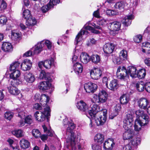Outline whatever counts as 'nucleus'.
Here are the masks:
<instances>
[{
  "instance_id": "1",
  "label": "nucleus",
  "mask_w": 150,
  "mask_h": 150,
  "mask_svg": "<svg viewBox=\"0 0 150 150\" xmlns=\"http://www.w3.org/2000/svg\"><path fill=\"white\" fill-rule=\"evenodd\" d=\"M77 108L81 111L84 112L85 115L89 118L95 119L96 123L98 126L103 125L105 122L106 116L103 112V115L99 117H96V113L99 110V107L96 104L91 105L89 107L82 100L80 101L76 104Z\"/></svg>"
},
{
  "instance_id": "2",
  "label": "nucleus",
  "mask_w": 150,
  "mask_h": 150,
  "mask_svg": "<svg viewBox=\"0 0 150 150\" xmlns=\"http://www.w3.org/2000/svg\"><path fill=\"white\" fill-rule=\"evenodd\" d=\"M63 123L64 127L67 128L66 134L67 137L66 144L67 148L70 150H75L76 149V136L73 131L75 127V125L73 123L68 121L66 118L63 120Z\"/></svg>"
},
{
  "instance_id": "3",
  "label": "nucleus",
  "mask_w": 150,
  "mask_h": 150,
  "mask_svg": "<svg viewBox=\"0 0 150 150\" xmlns=\"http://www.w3.org/2000/svg\"><path fill=\"white\" fill-rule=\"evenodd\" d=\"M36 99L39 100L41 102V98H46V101L45 103L42 105L44 108V110L43 112L39 111H36L34 114V115L36 119L39 121L42 122L45 120V118L50 115V110L49 105H48V102L50 100L49 97L45 94H42L40 96L39 94H36L35 96Z\"/></svg>"
},
{
  "instance_id": "4",
  "label": "nucleus",
  "mask_w": 150,
  "mask_h": 150,
  "mask_svg": "<svg viewBox=\"0 0 150 150\" xmlns=\"http://www.w3.org/2000/svg\"><path fill=\"white\" fill-rule=\"evenodd\" d=\"M137 119L135 120L134 127V130L139 131L141 129L142 126H144L147 124L149 122V117L146 114L144 113L143 111L139 110L135 112Z\"/></svg>"
},
{
  "instance_id": "5",
  "label": "nucleus",
  "mask_w": 150,
  "mask_h": 150,
  "mask_svg": "<svg viewBox=\"0 0 150 150\" xmlns=\"http://www.w3.org/2000/svg\"><path fill=\"white\" fill-rule=\"evenodd\" d=\"M39 78L40 79H45L47 80L40 82L38 85V88L42 91L49 89L51 86L50 82L52 79L48 73H46L44 71H42L40 75Z\"/></svg>"
},
{
  "instance_id": "6",
  "label": "nucleus",
  "mask_w": 150,
  "mask_h": 150,
  "mask_svg": "<svg viewBox=\"0 0 150 150\" xmlns=\"http://www.w3.org/2000/svg\"><path fill=\"white\" fill-rule=\"evenodd\" d=\"M123 122V127L126 130L123 134V139H130L131 138V114H129L127 115Z\"/></svg>"
},
{
  "instance_id": "7",
  "label": "nucleus",
  "mask_w": 150,
  "mask_h": 150,
  "mask_svg": "<svg viewBox=\"0 0 150 150\" xmlns=\"http://www.w3.org/2000/svg\"><path fill=\"white\" fill-rule=\"evenodd\" d=\"M46 45L48 49H50L52 47V43L48 40L42 41L38 43L35 46V48L33 51V54H37L39 53L42 50V47L44 44Z\"/></svg>"
},
{
  "instance_id": "8",
  "label": "nucleus",
  "mask_w": 150,
  "mask_h": 150,
  "mask_svg": "<svg viewBox=\"0 0 150 150\" xmlns=\"http://www.w3.org/2000/svg\"><path fill=\"white\" fill-rule=\"evenodd\" d=\"M146 75V72L145 69H140L139 71H137L136 67L132 65V78L137 79H136L137 81L138 79H144Z\"/></svg>"
},
{
  "instance_id": "9",
  "label": "nucleus",
  "mask_w": 150,
  "mask_h": 150,
  "mask_svg": "<svg viewBox=\"0 0 150 150\" xmlns=\"http://www.w3.org/2000/svg\"><path fill=\"white\" fill-rule=\"evenodd\" d=\"M14 80L11 81V83L7 87L8 91L11 94L17 95L19 94L20 92L19 90L16 86L20 83H16Z\"/></svg>"
},
{
  "instance_id": "10",
  "label": "nucleus",
  "mask_w": 150,
  "mask_h": 150,
  "mask_svg": "<svg viewBox=\"0 0 150 150\" xmlns=\"http://www.w3.org/2000/svg\"><path fill=\"white\" fill-rule=\"evenodd\" d=\"M10 71L11 72L10 75V81L14 80L16 83H20L21 82L18 79V77L21 75L20 71L18 70H10Z\"/></svg>"
},
{
  "instance_id": "11",
  "label": "nucleus",
  "mask_w": 150,
  "mask_h": 150,
  "mask_svg": "<svg viewBox=\"0 0 150 150\" xmlns=\"http://www.w3.org/2000/svg\"><path fill=\"white\" fill-rule=\"evenodd\" d=\"M97 87V85L95 83L88 82L85 84L84 87L86 93H93L96 90Z\"/></svg>"
},
{
  "instance_id": "12",
  "label": "nucleus",
  "mask_w": 150,
  "mask_h": 150,
  "mask_svg": "<svg viewBox=\"0 0 150 150\" xmlns=\"http://www.w3.org/2000/svg\"><path fill=\"white\" fill-rule=\"evenodd\" d=\"M121 25L120 22L115 21L109 23L108 28L111 31H117L120 30Z\"/></svg>"
},
{
  "instance_id": "13",
  "label": "nucleus",
  "mask_w": 150,
  "mask_h": 150,
  "mask_svg": "<svg viewBox=\"0 0 150 150\" xmlns=\"http://www.w3.org/2000/svg\"><path fill=\"white\" fill-rule=\"evenodd\" d=\"M115 144L114 140L112 138H110L103 143V147L105 150H111L112 149Z\"/></svg>"
},
{
  "instance_id": "14",
  "label": "nucleus",
  "mask_w": 150,
  "mask_h": 150,
  "mask_svg": "<svg viewBox=\"0 0 150 150\" xmlns=\"http://www.w3.org/2000/svg\"><path fill=\"white\" fill-rule=\"evenodd\" d=\"M115 48V45L112 43H108L104 45L103 50L105 53L110 54L114 51Z\"/></svg>"
},
{
  "instance_id": "15",
  "label": "nucleus",
  "mask_w": 150,
  "mask_h": 150,
  "mask_svg": "<svg viewBox=\"0 0 150 150\" xmlns=\"http://www.w3.org/2000/svg\"><path fill=\"white\" fill-rule=\"evenodd\" d=\"M102 71L100 69L97 68L91 70L90 74L91 77L94 79H98L101 76Z\"/></svg>"
},
{
  "instance_id": "16",
  "label": "nucleus",
  "mask_w": 150,
  "mask_h": 150,
  "mask_svg": "<svg viewBox=\"0 0 150 150\" xmlns=\"http://www.w3.org/2000/svg\"><path fill=\"white\" fill-rule=\"evenodd\" d=\"M21 66V69L23 70L28 71L30 69L32 66V63L30 60L26 59L24 60Z\"/></svg>"
},
{
  "instance_id": "17",
  "label": "nucleus",
  "mask_w": 150,
  "mask_h": 150,
  "mask_svg": "<svg viewBox=\"0 0 150 150\" xmlns=\"http://www.w3.org/2000/svg\"><path fill=\"white\" fill-rule=\"evenodd\" d=\"M132 86L136 87L139 92H142L144 90L145 84H143V82L142 81L139 82L137 81H132Z\"/></svg>"
},
{
  "instance_id": "18",
  "label": "nucleus",
  "mask_w": 150,
  "mask_h": 150,
  "mask_svg": "<svg viewBox=\"0 0 150 150\" xmlns=\"http://www.w3.org/2000/svg\"><path fill=\"white\" fill-rule=\"evenodd\" d=\"M131 66H129L127 69H126L125 67L123 66H120L117 69V72H119L121 73L127 74H129V76H131Z\"/></svg>"
},
{
  "instance_id": "19",
  "label": "nucleus",
  "mask_w": 150,
  "mask_h": 150,
  "mask_svg": "<svg viewBox=\"0 0 150 150\" xmlns=\"http://www.w3.org/2000/svg\"><path fill=\"white\" fill-rule=\"evenodd\" d=\"M24 79L27 82L32 83L35 81V77L33 74L28 72L24 74Z\"/></svg>"
},
{
  "instance_id": "20",
  "label": "nucleus",
  "mask_w": 150,
  "mask_h": 150,
  "mask_svg": "<svg viewBox=\"0 0 150 150\" xmlns=\"http://www.w3.org/2000/svg\"><path fill=\"white\" fill-rule=\"evenodd\" d=\"M98 95L100 103H104L107 101L108 94L105 91L102 90L99 92Z\"/></svg>"
},
{
  "instance_id": "21",
  "label": "nucleus",
  "mask_w": 150,
  "mask_h": 150,
  "mask_svg": "<svg viewBox=\"0 0 150 150\" xmlns=\"http://www.w3.org/2000/svg\"><path fill=\"white\" fill-rule=\"evenodd\" d=\"M73 68L75 72L78 75L79 74L81 73L83 71V67L82 64L78 62L74 64Z\"/></svg>"
},
{
  "instance_id": "22",
  "label": "nucleus",
  "mask_w": 150,
  "mask_h": 150,
  "mask_svg": "<svg viewBox=\"0 0 150 150\" xmlns=\"http://www.w3.org/2000/svg\"><path fill=\"white\" fill-rule=\"evenodd\" d=\"M138 103L140 108L145 109L146 108L149 102L146 98H142L138 101Z\"/></svg>"
},
{
  "instance_id": "23",
  "label": "nucleus",
  "mask_w": 150,
  "mask_h": 150,
  "mask_svg": "<svg viewBox=\"0 0 150 150\" xmlns=\"http://www.w3.org/2000/svg\"><path fill=\"white\" fill-rule=\"evenodd\" d=\"M88 31L86 30H82L80 31V32L76 35L75 40L74 44L75 45H77L78 42L80 41V38H81L82 35H88Z\"/></svg>"
},
{
  "instance_id": "24",
  "label": "nucleus",
  "mask_w": 150,
  "mask_h": 150,
  "mask_svg": "<svg viewBox=\"0 0 150 150\" xmlns=\"http://www.w3.org/2000/svg\"><path fill=\"white\" fill-rule=\"evenodd\" d=\"M131 20V14L126 16L123 17L122 20V22L123 24L125 26H128L130 25Z\"/></svg>"
},
{
  "instance_id": "25",
  "label": "nucleus",
  "mask_w": 150,
  "mask_h": 150,
  "mask_svg": "<svg viewBox=\"0 0 150 150\" xmlns=\"http://www.w3.org/2000/svg\"><path fill=\"white\" fill-rule=\"evenodd\" d=\"M2 49L5 52H11L12 50V47L11 44L7 42H3L2 45Z\"/></svg>"
},
{
  "instance_id": "26",
  "label": "nucleus",
  "mask_w": 150,
  "mask_h": 150,
  "mask_svg": "<svg viewBox=\"0 0 150 150\" xmlns=\"http://www.w3.org/2000/svg\"><path fill=\"white\" fill-rule=\"evenodd\" d=\"M81 62L84 64H86L89 62L90 59L89 56L86 53H81L80 56Z\"/></svg>"
},
{
  "instance_id": "27",
  "label": "nucleus",
  "mask_w": 150,
  "mask_h": 150,
  "mask_svg": "<svg viewBox=\"0 0 150 150\" xmlns=\"http://www.w3.org/2000/svg\"><path fill=\"white\" fill-rule=\"evenodd\" d=\"M118 87L117 81L116 79H114L110 82L108 88L112 91H115Z\"/></svg>"
},
{
  "instance_id": "28",
  "label": "nucleus",
  "mask_w": 150,
  "mask_h": 150,
  "mask_svg": "<svg viewBox=\"0 0 150 150\" xmlns=\"http://www.w3.org/2000/svg\"><path fill=\"white\" fill-rule=\"evenodd\" d=\"M20 144L21 148L23 149H27L30 146V143L29 141L24 139H22L20 140Z\"/></svg>"
},
{
  "instance_id": "29",
  "label": "nucleus",
  "mask_w": 150,
  "mask_h": 150,
  "mask_svg": "<svg viewBox=\"0 0 150 150\" xmlns=\"http://www.w3.org/2000/svg\"><path fill=\"white\" fill-rule=\"evenodd\" d=\"M141 142V139L139 138H135L132 140V150H137V146Z\"/></svg>"
},
{
  "instance_id": "30",
  "label": "nucleus",
  "mask_w": 150,
  "mask_h": 150,
  "mask_svg": "<svg viewBox=\"0 0 150 150\" xmlns=\"http://www.w3.org/2000/svg\"><path fill=\"white\" fill-rule=\"evenodd\" d=\"M104 139V135L100 133L97 134L94 137L95 142L100 144H101L103 142Z\"/></svg>"
},
{
  "instance_id": "31",
  "label": "nucleus",
  "mask_w": 150,
  "mask_h": 150,
  "mask_svg": "<svg viewBox=\"0 0 150 150\" xmlns=\"http://www.w3.org/2000/svg\"><path fill=\"white\" fill-rule=\"evenodd\" d=\"M37 23L36 19L32 16L26 20V24L28 26L34 25Z\"/></svg>"
},
{
  "instance_id": "32",
  "label": "nucleus",
  "mask_w": 150,
  "mask_h": 150,
  "mask_svg": "<svg viewBox=\"0 0 150 150\" xmlns=\"http://www.w3.org/2000/svg\"><path fill=\"white\" fill-rule=\"evenodd\" d=\"M54 61V59L52 58H51L50 60H46L44 62V67L47 69H50L51 66L53 64Z\"/></svg>"
},
{
  "instance_id": "33",
  "label": "nucleus",
  "mask_w": 150,
  "mask_h": 150,
  "mask_svg": "<svg viewBox=\"0 0 150 150\" xmlns=\"http://www.w3.org/2000/svg\"><path fill=\"white\" fill-rule=\"evenodd\" d=\"M130 99L128 95L124 94L121 96L120 98V103L123 104L127 103Z\"/></svg>"
},
{
  "instance_id": "34",
  "label": "nucleus",
  "mask_w": 150,
  "mask_h": 150,
  "mask_svg": "<svg viewBox=\"0 0 150 150\" xmlns=\"http://www.w3.org/2000/svg\"><path fill=\"white\" fill-rule=\"evenodd\" d=\"M119 56L121 60L123 61L126 60L127 56V51L124 50H122L120 52Z\"/></svg>"
},
{
  "instance_id": "35",
  "label": "nucleus",
  "mask_w": 150,
  "mask_h": 150,
  "mask_svg": "<svg viewBox=\"0 0 150 150\" xmlns=\"http://www.w3.org/2000/svg\"><path fill=\"white\" fill-rule=\"evenodd\" d=\"M31 12L28 9H26L23 13V17L26 20L32 16Z\"/></svg>"
},
{
  "instance_id": "36",
  "label": "nucleus",
  "mask_w": 150,
  "mask_h": 150,
  "mask_svg": "<svg viewBox=\"0 0 150 150\" xmlns=\"http://www.w3.org/2000/svg\"><path fill=\"white\" fill-rule=\"evenodd\" d=\"M117 76L118 79H120L124 80L125 79H126V78H128L129 75V74H127V75H126V74L121 73L119 72H117Z\"/></svg>"
},
{
  "instance_id": "37",
  "label": "nucleus",
  "mask_w": 150,
  "mask_h": 150,
  "mask_svg": "<svg viewBox=\"0 0 150 150\" xmlns=\"http://www.w3.org/2000/svg\"><path fill=\"white\" fill-rule=\"evenodd\" d=\"M90 59L93 63L97 64L99 62L100 58L98 55L95 54L91 56Z\"/></svg>"
},
{
  "instance_id": "38",
  "label": "nucleus",
  "mask_w": 150,
  "mask_h": 150,
  "mask_svg": "<svg viewBox=\"0 0 150 150\" xmlns=\"http://www.w3.org/2000/svg\"><path fill=\"white\" fill-rule=\"evenodd\" d=\"M13 134L17 137H20L23 136V131L21 129H18L12 132Z\"/></svg>"
},
{
  "instance_id": "39",
  "label": "nucleus",
  "mask_w": 150,
  "mask_h": 150,
  "mask_svg": "<svg viewBox=\"0 0 150 150\" xmlns=\"http://www.w3.org/2000/svg\"><path fill=\"white\" fill-rule=\"evenodd\" d=\"M20 64V63L18 62H15L11 64L9 68L10 70H17L16 69L19 67Z\"/></svg>"
},
{
  "instance_id": "40",
  "label": "nucleus",
  "mask_w": 150,
  "mask_h": 150,
  "mask_svg": "<svg viewBox=\"0 0 150 150\" xmlns=\"http://www.w3.org/2000/svg\"><path fill=\"white\" fill-rule=\"evenodd\" d=\"M51 3H49L47 5L43 6L41 10L43 13H45L50 9L53 7L52 5H51Z\"/></svg>"
},
{
  "instance_id": "41",
  "label": "nucleus",
  "mask_w": 150,
  "mask_h": 150,
  "mask_svg": "<svg viewBox=\"0 0 150 150\" xmlns=\"http://www.w3.org/2000/svg\"><path fill=\"white\" fill-rule=\"evenodd\" d=\"M13 113L10 111H7L4 114V117L5 118L10 120L13 117Z\"/></svg>"
},
{
  "instance_id": "42",
  "label": "nucleus",
  "mask_w": 150,
  "mask_h": 150,
  "mask_svg": "<svg viewBox=\"0 0 150 150\" xmlns=\"http://www.w3.org/2000/svg\"><path fill=\"white\" fill-rule=\"evenodd\" d=\"M114 7L115 8L120 10L123 9L124 8V2L123 1L117 2L115 4Z\"/></svg>"
},
{
  "instance_id": "43",
  "label": "nucleus",
  "mask_w": 150,
  "mask_h": 150,
  "mask_svg": "<svg viewBox=\"0 0 150 150\" xmlns=\"http://www.w3.org/2000/svg\"><path fill=\"white\" fill-rule=\"evenodd\" d=\"M32 134L34 137L37 138L40 137L41 133L38 129H34L32 130Z\"/></svg>"
},
{
  "instance_id": "44",
  "label": "nucleus",
  "mask_w": 150,
  "mask_h": 150,
  "mask_svg": "<svg viewBox=\"0 0 150 150\" xmlns=\"http://www.w3.org/2000/svg\"><path fill=\"white\" fill-rule=\"evenodd\" d=\"M113 62L115 64H121L123 61L120 59V57H114L112 58Z\"/></svg>"
},
{
  "instance_id": "45",
  "label": "nucleus",
  "mask_w": 150,
  "mask_h": 150,
  "mask_svg": "<svg viewBox=\"0 0 150 150\" xmlns=\"http://www.w3.org/2000/svg\"><path fill=\"white\" fill-rule=\"evenodd\" d=\"M84 27L85 29L91 30L93 33L96 34L99 33V31L98 30H95L94 28L90 26H84Z\"/></svg>"
},
{
  "instance_id": "46",
  "label": "nucleus",
  "mask_w": 150,
  "mask_h": 150,
  "mask_svg": "<svg viewBox=\"0 0 150 150\" xmlns=\"http://www.w3.org/2000/svg\"><path fill=\"white\" fill-rule=\"evenodd\" d=\"M133 40L135 42H140L142 40V36L141 35H136L134 38Z\"/></svg>"
},
{
  "instance_id": "47",
  "label": "nucleus",
  "mask_w": 150,
  "mask_h": 150,
  "mask_svg": "<svg viewBox=\"0 0 150 150\" xmlns=\"http://www.w3.org/2000/svg\"><path fill=\"white\" fill-rule=\"evenodd\" d=\"M24 121L25 123L28 125H30L33 122L31 116L29 115L26 116L25 117Z\"/></svg>"
},
{
  "instance_id": "48",
  "label": "nucleus",
  "mask_w": 150,
  "mask_h": 150,
  "mask_svg": "<svg viewBox=\"0 0 150 150\" xmlns=\"http://www.w3.org/2000/svg\"><path fill=\"white\" fill-rule=\"evenodd\" d=\"M91 100L93 103H100L98 95L97 96L96 95L94 94Z\"/></svg>"
},
{
  "instance_id": "49",
  "label": "nucleus",
  "mask_w": 150,
  "mask_h": 150,
  "mask_svg": "<svg viewBox=\"0 0 150 150\" xmlns=\"http://www.w3.org/2000/svg\"><path fill=\"white\" fill-rule=\"evenodd\" d=\"M121 107L120 105H116V106H115V110L116 111L115 112L116 114L115 115H112V114L111 115H110V116H109V118L110 119H112L116 115H117V110H120L121 109Z\"/></svg>"
},
{
  "instance_id": "50",
  "label": "nucleus",
  "mask_w": 150,
  "mask_h": 150,
  "mask_svg": "<svg viewBox=\"0 0 150 150\" xmlns=\"http://www.w3.org/2000/svg\"><path fill=\"white\" fill-rule=\"evenodd\" d=\"M20 35L19 33L12 32L11 39L14 40H17L20 38Z\"/></svg>"
},
{
  "instance_id": "51",
  "label": "nucleus",
  "mask_w": 150,
  "mask_h": 150,
  "mask_svg": "<svg viewBox=\"0 0 150 150\" xmlns=\"http://www.w3.org/2000/svg\"><path fill=\"white\" fill-rule=\"evenodd\" d=\"M91 146L93 150H101V146L97 143L93 144Z\"/></svg>"
},
{
  "instance_id": "52",
  "label": "nucleus",
  "mask_w": 150,
  "mask_h": 150,
  "mask_svg": "<svg viewBox=\"0 0 150 150\" xmlns=\"http://www.w3.org/2000/svg\"><path fill=\"white\" fill-rule=\"evenodd\" d=\"M7 21V18L4 16H0V24L4 25L6 23Z\"/></svg>"
},
{
  "instance_id": "53",
  "label": "nucleus",
  "mask_w": 150,
  "mask_h": 150,
  "mask_svg": "<svg viewBox=\"0 0 150 150\" xmlns=\"http://www.w3.org/2000/svg\"><path fill=\"white\" fill-rule=\"evenodd\" d=\"M42 127L44 130V132H47V135L50 136H52L53 135L54 132L52 131H47V128L45 125H42Z\"/></svg>"
},
{
  "instance_id": "54",
  "label": "nucleus",
  "mask_w": 150,
  "mask_h": 150,
  "mask_svg": "<svg viewBox=\"0 0 150 150\" xmlns=\"http://www.w3.org/2000/svg\"><path fill=\"white\" fill-rule=\"evenodd\" d=\"M7 4L6 3L4 0H2L1 1L0 8L1 10H4L6 8Z\"/></svg>"
},
{
  "instance_id": "55",
  "label": "nucleus",
  "mask_w": 150,
  "mask_h": 150,
  "mask_svg": "<svg viewBox=\"0 0 150 150\" xmlns=\"http://www.w3.org/2000/svg\"><path fill=\"white\" fill-rule=\"evenodd\" d=\"M33 108L36 110H41L42 108L40 104L36 103L34 105Z\"/></svg>"
},
{
  "instance_id": "56",
  "label": "nucleus",
  "mask_w": 150,
  "mask_h": 150,
  "mask_svg": "<svg viewBox=\"0 0 150 150\" xmlns=\"http://www.w3.org/2000/svg\"><path fill=\"white\" fill-rule=\"evenodd\" d=\"M145 88L147 92L150 93V82H148L145 84Z\"/></svg>"
},
{
  "instance_id": "57",
  "label": "nucleus",
  "mask_w": 150,
  "mask_h": 150,
  "mask_svg": "<svg viewBox=\"0 0 150 150\" xmlns=\"http://www.w3.org/2000/svg\"><path fill=\"white\" fill-rule=\"evenodd\" d=\"M25 115V113L23 111H18V116L21 118L24 117Z\"/></svg>"
},
{
  "instance_id": "58",
  "label": "nucleus",
  "mask_w": 150,
  "mask_h": 150,
  "mask_svg": "<svg viewBox=\"0 0 150 150\" xmlns=\"http://www.w3.org/2000/svg\"><path fill=\"white\" fill-rule=\"evenodd\" d=\"M33 54V52L32 51L30 50L25 53L23 55V57H29L32 55Z\"/></svg>"
},
{
  "instance_id": "59",
  "label": "nucleus",
  "mask_w": 150,
  "mask_h": 150,
  "mask_svg": "<svg viewBox=\"0 0 150 150\" xmlns=\"http://www.w3.org/2000/svg\"><path fill=\"white\" fill-rule=\"evenodd\" d=\"M131 144L130 142L128 144L125 145L123 148V150H131Z\"/></svg>"
},
{
  "instance_id": "60",
  "label": "nucleus",
  "mask_w": 150,
  "mask_h": 150,
  "mask_svg": "<svg viewBox=\"0 0 150 150\" xmlns=\"http://www.w3.org/2000/svg\"><path fill=\"white\" fill-rule=\"evenodd\" d=\"M59 1L60 0H52V1H50L49 3H51V5H52L53 7V6L58 4Z\"/></svg>"
},
{
  "instance_id": "61",
  "label": "nucleus",
  "mask_w": 150,
  "mask_h": 150,
  "mask_svg": "<svg viewBox=\"0 0 150 150\" xmlns=\"http://www.w3.org/2000/svg\"><path fill=\"white\" fill-rule=\"evenodd\" d=\"M93 15L94 16L97 18H99L100 17V16L99 15V9L95 11L93 13Z\"/></svg>"
},
{
  "instance_id": "62",
  "label": "nucleus",
  "mask_w": 150,
  "mask_h": 150,
  "mask_svg": "<svg viewBox=\"0 0 150 150\" xmlns=\"http://www.w3.org/2000/svg\"><path fill=\"white\" fill-rule=\"evenodd\" d=\"M25 121H24L23 120H20L18 123V125L19 127H22L25 124Z\"/></svg>"
},
{
  "instance_id": "63",
  "label": "nucleus",
  "mask_w": 150,
  "mask_h": 150,
  "mask_svg": "<svg viewBox=\"0 0 150 150\" xmlns=\"http://www.w3.org/2000/svg\"><path fill=\"white\" fill-rule=\"evenodd\" d=\"M142 45L146 48H150V43L148 42H145L142 44Z\"/></svg>"
},
{
  "instance_id": "64",
  "label": "nucleus",
  "mask_w": 150,
  "mask_h": 150,
  "mask_svg": "<svg viewBox=\"0 0 150 150\" xmlns=\"http://www.w3.org/2000/svg\"><path fill=\"white\" fill-rule=\"evenodd\" d=\"M144 63L147 66H150V58L146 59L144 60Z\"/></svg>"
}]
</instances>
